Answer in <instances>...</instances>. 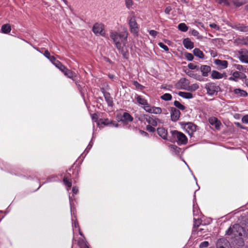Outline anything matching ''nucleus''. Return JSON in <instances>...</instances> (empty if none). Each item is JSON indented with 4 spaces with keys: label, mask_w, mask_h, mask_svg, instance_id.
I'll return each mask as SVG.
<instances>
[{
    "label": "nucleus",
    "mask_w": 248,
    "mask_h": 248,
    "mask_svg": "<svg viewBox=\"0 0 248 248\" xmlns=\"http://www.w3.org/2000/svg\"><path fill=\"white\" fill-rule=\"evenodd\" d=\"M92 146H93V143L92 142V141H90V142L89 143L87 147L85 149V152H86L87 153H88V152L89 151L90 149L92 148Z\"/></svg>",
    "instance_id": "13d9d810"
},
{
    "label": "nucleus",
    "mask_w": 248,
    "mask_h": 248,
    "mask_svg": "<svg viewBox=\"0 0 248 248\" xmlns=\"http://www.w3.org/2000/svg\"><path fill=\"white\" fill-rule=\"evenodd\" d=\"M93 31L96 35H100L103 36L105 35L104 26L101 23H96L93 27Z\"/></svg>",
    "instance_id": "423d86ee"
},
{
    "label": "nucleus",
    "mask_w": 248,
    "mask_h": 248,
    "mask_svg": "<svg viewBox=\"0 0 248 248\" xmlns=\"http://www.w3.org/2000/svg\"><path fill=\"white\" fill-rule=\"evenodd\" d=\"M248 2V0H232V2L236 7H240Z\"/></svg>",
    "instance_id": "7c9ffc66"
},
{
    "label": "nucleus",
    "mask_w": 248,
    "mask_h": 248,
    "mask_svg": "<svg viewBox=\"0 0 248 248\" xmlns=\"http://www.w3.org/2000/svg\"><path fill=\"white\" fill-rule=\"evenodd\" d=\"M193 52L196 57H197L200 59H203L204 58V53L198 48H194L193 50Z\"/></svg>",
    "instance_id": "cd10ccee"
},
{
    "label": "nucleus",
    "mask_w": 248,
    "mask_h": 248,
    "mask_svg": "<svg viewBox=\"0 0 248 248\" xmlns=\"http://www.w3.org/2000/svg\"><path fill=\"white\" fill-rule=\"evenodd\" d=\"M184 128L190 136H191L196 130V126L194 124L190 122L186 124Z\"/></svg>",
    "instance_id": "2eb2a0df"
},
{
    "label": "nucleus",
    "mask_w": 248,
    "mask_h": 248,
    "mask_svg": "<svg viewBox=\"0 0 248 248\" xmlns=\"http://www.w3.org/2000/svg\"><path fill=\"white\" fill-rule=\"evenodd\" d=\"M157 134L160 136L163 139H167V130L164 127H159L157 129Z\"/></svg>",
    "instance_id": "412c9836"
},
{
    "label": "nucleus",
    "mask_w": 248,
    "mask_h": 248,
    "mask_svg": "<svg viewBox=\"0 0 248 248\" xmlns=\"http://www.w3.org/2000/svg\"><path fill=\"white\" fill-rule=\"evenodd\" d=\"M188 67L190 69H191V70H194V69H197L198 70H199V66L195 65L194 64H193L192 63H189L188 64Z\"/></svg>",
    "instance_id": "49530a36"
},
{
    "label": "nucleus",
    "mask_w": 248,
    "mask_h": 248,
    "mask_svg": "<svg viewBox=\"0 0 248 248\" xmlns=\"http://www.w3.org/2000/svg\"><path fill=\"white\" fill-rule=\"evenodd\" d=\"M199 86L197 84H193L191 86H189V90L195 91L199 88Z\"/></svg>",
    "instance_id": "3c124183"
},
{
    "label": "nucleus",
    "mask_w": 248,
    "mask_h": 248,
    "mask_svg": "<svg viewBox=\"0 0 248 248\" xmlns=\"http://www.w3.org/2000/svg\"><path fill=\"white\" fill-rule=\"evenodd\" d=\"M154 127L155 126L147 125L146 127V129L150 132H154L155 131V129L154 128Z\"/></svg>",
    "instance_id": "de8ad7c7"
},
{
    "label": "nucleus",
    "mask_w": 248,
    "mask_h": 248,
    "mask_svg": "<svg viewBox=\"0 0 248 248\" xmlns=\"http://www.w3.org/2000/svg\"><path fill=\"white\" fill-rule=\"evenodd\" d=\"M92 119L94 122H97L98 115L96 113H93L92 115Z\"/></svg>",
    "instance_id": "4d7b16f0"
},
{
    "label": "nucleus",
    "mask_w": 248,
    "mask_h": 248,
    "mask_svg": "<svg viewBox=\"0 0 248 248\" xmlns=\"http://www.w3.org/2000/svg\"><path fill=\"white\" fill-rule=\"evenodd\" d=\"M55 66L60 70H61L64 74V75L67 76L68 78L75 80L74 78L76 77V73L67 69L59 61L56 62Z\"/></svg>",
    "instance_id": "20e7f679"
},
{
    "label": "nucleus",
    "mask_w": 248,
    "mask_h": 248,
    "mask_svg": "<svg viewBox=\"0 0 248 248\" xmlns=\"http://www.w3.org/2000/svg\"><path fill=\"white\" fill-rule=\"evenodd\" d=\"M210 27L212 28H214L216 30H219V27L215 23H212L210 24Z\"/></svg>",
    "instance_id": "6e6d98bb"
},
{
    "label": "nucleus",
    "mask_w": 248,
    "mask_h": 248,
    "mask_svg": "<svg viewBox=\"0 0 248 248\" xmlns=\"http://www.w3.org/2000/svg\"><path fill=\"white\" fill-rule=\"evenodd\" d=\"M140 133L143 136H144V137H148L149 136V134H148V133H147L146 132L144 131H143V130H140Z\"/></svg>",
    "instance_id": "680f3d73"
},
{
    "label": "nucleus",
    "mask_w": 248,
    "mask_h": 248,
    "mask_svg": "<svg viewBox=\"0 0 248 248\" xmlns=\"http://www.w3.org/2000/svg\"><path fill=\"white\" fill-rule=\"evenodd\" d=\"M143 109L149 113H153L155 114H160L162 113V109L160 107H157L155 106H151L150 105L149 106H145L143 107Z\"/></svg>",
    "instance_id": "6e6552de"
},
{
    "label": "nucleus",
    "mask_w": 248,
    "mask_h": 248,
    "mask_svg": "<svg viewBox=\"0 0 248 248\" xmlns=\"http://www.w3.org/2000/svg\"><path fill=\"white\" fill-rule=\"evenodd\" d=\"M158 46L162 49H163L166 51H168L169 49L167 46L165 45L164 43L162 42H160L158 44Z\"/></svg>",
    "instance_id": "a18cd8bd"
},
{
    "label": "nucleus",
    "mask_w": 248,
    "mask_h": 248,
    "mask_svg": "<svg viewBox=\"0 0 248 248\" xmlns=\"http://www.w3.org/2000/svg\"><path fill=\"white\" fill-rule=\"evenodd\" d=\"M202 223V220L199 218H194L193 227L195 228H198Z\"/></svg>",
    "instance_id": "58836bf2"
},
{
    "label": "nucleus",
    "mask_w": 248,
    "mask_h": 248,
    "mask_svg": "<svg viewBox=\"0 0 248 248\" xmlns=\"http://www.w3.org/2000/svg\"><path fill=\"white\" fill-rule=\"evenodd\" d=\"M243 236L248 238V228H244V232H243Z\"/></svg>",
    "instance_id": "5fc2aeb1"
},
{
    "label": "nucleus",
    "mask_w": 248,
    "mask_h": 248,
    "mask_svg": "<svg viewBox=\"0 0 248 248\" xmlns=\"http://www.w3.org/2000/svg\"><path fill=\"white\" fill-rule=\"evenodd\" d=\"M97 124L98 125H99L100 124H103L104 125H108L109 124H111L113 126H114L116 127L118 126V123H116L115 122H113L112 121L109 120L108 119H100L97 122Z\"/></svg>",
    "instance_id": "ddd939ff"
},
{
    "label": "nucleus",
    "mask_w": 248,
    "mask_h": 248,
    "mask_svg": "<svg viewBox=\"0 0 248 248\" xmlns=\"http://www.w3.org/2000/svg\"><path fill=\"white\" fill-rule=\"evenodd\" d=\"M224 76L227 77L225 73H220L219 72L213 70L211 73V77L213 79H220L223 78Z\"/></svg>",
    "instance_id": "393cba45"
},
{
    "label": "nucleus",
    "mask_w": 248,
    "mask_h": 248,
    "mask_svg": "<svg viewBox=\"0 0 248 248\" xmlns=\"http://www.w3.org/2000/svg\"><path fill=\"white\" fill-rule=\"evenodd\" d=\"M243 232H244V228L238 224H235L228 228L226 231V234L232 235L234 238H237L243 236Z\"/></svg>",
    "instance_id": "f03ea898"
},
{
    "label": "nucleus",
    "mask_w": 248,
    "mask_h": 248,
    "mask_svg": "<svg viewBox=\"0 0 248 248\" xmlns=\"http://www.w3.org/2000/svg\"><path fill=\"white\" fill-rule=\"evenodd\" d=\"M174 105L176 108L182 110H184L186 108L185 106L181 104L178 101H175L174 102Z\"/></svg>",
    "instance_id": "c9c22d12"
},
{
    "label": "nucleus",
    "mask_w": 248,
    "mask_h": 248,
    "mask_svg": "<svg viewBox=\"0 0 248 248\" xmlns=\"http://www.w3.org/2000/svg\"><path fill=\"white\" fill-rule=\"evenodd\" d=\"M202 76L204 77H206L208 76V73L211 72V67L207 65H202L199 68Z\"/></svg>",
    "instance_id": "6ab92c4d"
},
{
    "label": "nucleus",
    "mask_w": 248,
    "mask_h": 248,
    "mask_svg": "<svg viewBox=\"0 0 248 248\" xmlns=\"http://www.w3.org/2000/svg\"><path fill=\"white\" fill-rule=\"evenodd\" d=\"M235 67L237 70L240 71L243 70V66L242 65L237 64L235 65Z\"/></svg>",
    "instance_id": "69168bd1"
},
{
    "label": "nucleus",
    "mask_w": 248,
    "mask_h": 248,
    "mask_svg": "<svg viewBox=\"0 0 248 248\" xmlns=\"http://www.w3.org/2000/svg\"><path fill=\"white\" fill-rule=\"evenodd\" d=\"M178 95L186 99H191L193 97V94L189 92H179L178 93Z\"/></svg>",
    "instance_id": "c756f323"
},
{
    "label": "nucleus",
    "mask_w": 248,
    "mask_h": 248,
    "mask_svg": "<svg viewBox=\"0 0 248 248\" xmlns=\"http://www.w3.org/2000/svg\"><path fill=\"white\" fill-rule=\"evenodd\" d=\"M162 113L163 114H165V115L168 114V112L167 110L166 109H165V108H164V109H162Z\"/></svg>",
    "instance_id": "338daca9"
},
{
    "label": "nucleus",
    "mask_w": 248,
    "mask_h": 248,
    "mask_svg": "<svg viewBox=\"0 0 248 248\" xmlns=\"http://www.w3.org/2000/svg\"><path fill=\"white\" fill-rule=\"evenodd\" d=\"M183 43L184 47L186 49H191L194 46V43L188 38L184 39Z\"/></svg>",
    "instance_id": "5701e85b"
},
{
    "label": "nucleus",
    "mask_w": 248,
    "mask_h": 248,
    "mask_svg": "<svg viewBox=\"0 0 248 248\" xmlns=\"http://www.w3.org/2000/svg\"><path fill=\"white\" fill-rule=\"evenodd\" d=\"M178 29L182 31L186 32L187 31L188 28L185 23H181L178 25Z\"/></svg>",
    "instance_id": "72a5a7b5"
},
{
    "label": "nucleus",
    "mask_w": 248,
    "mask_h": 248,
    "mask_svg": "<svg viewBox=\"0 0 248 248\" xmlns=\"http://www.w3.org/2000/svg\"><path fill=\"white\" fill-rule=\"evenodd\" d=\"M103 93L105 99L107 102L108 106L112 107L113 106V99L110 96V93L106 91H104Z\"/></svg>",
    "instance_id": "aec40b11"
},
{
    "label": "nucleus",
    "mask_w": 248,
    "mask_h": 248,
    "mask_svg": "<svg viewBox=\"0 0 248 248\" xmlns=\"http://www.w3.org/2000/svg\"><path fill=\"white\" fill-rule=\"evenodd\" d=\"M44 55L46 58H47L54 65L58 61V60H56L54 56L50 55L49 52L47 50L45 51Z\"/></svg>",
    "instance_id": "b1692460"
},
{
    "label": "nucleus",
    "mask_w": 248,
    "mask_h": 248,
    "mask_svg": "<svg viewBox=\"0 0 248 248\" xmlns=\"http://www.w3.org/2000/svg\"><path fill=\"white\" fill-rule=\"evenodd\" d=\"M177 86L181 89L189 90V81L186 78H181L177 83Z\"/></svg>",
    "instance_id": "1a4fd4ad"
},
{
    "label": "nucleus",
    "mask_w": 248,
    "mask_h": 248,
    "mask_svg": "<svg viewBox=\"0 0 248 248\" xmlns=\"http://www.w3.org/2000/svg\"><path fill=\"white\" fill-rule=\"evenodd\" d=\"M11 31V27L9 24H5L1 26V31L3 33L8 34Z\"/></svg>",
    "instance_id": "bb28decb"
},
{
    "label": "nucleus",
    "mask_w": 248,
    "mask_h": 248,
    "mask_svg": "<svg viewBox=\"0 0 248 248\" xmlns=\"http://www.w3.org/2000/svg\"><path fill=\"white\" fill-rule=\"evenodd\" d=\"M73 227H75V228H77L79 227L78 223L77 221H74L72 223Z\"/></svg>",
    "instance_id": "0e129e2a"
},
{
    "label": "nucleus",
    "mask_w": 248,
    "mask_h": 248,
    "mask_svg": "<svg viewBox=\"0 0 248 248\" xmlns=\"http://www.w3.org/2000/svg\"><path fill=\"white\" fill-rule=\"evenodd\" d=\"M110 37L113 40L117 49H120L121 45L125 46L127 42L128 32L126 31L117 32L111 31Z\"/></svg>",
    "instance_id": "f257e3e1"
},
{
    "label": "nucleus",
    "mask_w": 248,
    "mask_h": 248,
    "mask_svg": "<svg viewBox=\"0 0 248 248\" xmlns=\"http://www.w3.org/2000/svg\"><path fill=\"white\" fill-rule=\"evenodd\" d=\"M143 118L148 123V125L155 127L157 125V121L159 120L158 119H154L150 116L147 114L143 115Z\"/></svg>",
    "instance_id": "dca6fc26"
},
{
    "label": "nucleus",
    "mask_w": 248,
    "mask_h": 248,
    "mask_svg": "<svg viewBox=\"0 0 248 248\" xmlns=\"http://www.w3.org/2000/svg\"><path fill=\"white\" fill-rule=\"evenodd\" d=\"M126 7L128 9H130L133 5L132 0H124Z\"/></svg>",
    "instance_id": "c03bdc74"
},
{
    "label": "nucleus",
    "mask_w": 248,
    "mask_h": 248,
    "mask_svg": "<svg viewBox=\"0 0 248 248\" xmlns=\"http://www.w3.org/2000/svg\"><path fill=\"white\" fill-rule=\"evenodd\" d=\"M63 182L64 185L68 188H70L72 186V181L71 180L68 179V176H65L64 177Z\"/></svg>",
    "instance_id": "473e14b6"
},
{
    "label": "nucleus",
    "mask_w": 248,
    "mask_h": 248,
    "mask_svg": "<svg viewBox=\"0 0 248 248\" xmlns=\"http://www.w3.org/2000/svg\"><path fill=\"white\" fill-rule=\"evenodd\" d=\"M129 25L131 32L134 34H137L139 31V28L136 17L134 16L130 17L129 20Z\"/></svg>",
    "instance_id": "0eeeda50"
},
{
    "label": "nucleus",
    "mask_w": 248,
    "mask_h": 248,
    "mask_svg": "<svg viewBox=\"0 0 248 248\" xmlns=\"http://www.w3.org/2000/svg\"><path fill=\"white\" fill-rule=\"evenodd\" d=\"M78 245L80 248H89L88 243L83 241L79 242Z\"/></svg>",
    "instance_id": "a19ab883"
},
{
    "label": "nucleus",
    "mask_w": 248,
    "mask_h": 248,
    "mask_svg": "<svg viewBox=\"0 0 248 248\" xmlns=\"http://www.w3.org/2000/svg\"><path fill=\"white\" fill-rule=\"evenodd\" d=\"M239 57H241L242 56H247L248 55V51L247 49H241L238 52Z\"/></svg>",
    "instance_id": "79ce46f5"
},
{
    "label": "nucleus",
    "mask_w": 248,
    "mask_h": 248,
    "mask_svg": "<svg viewBox=\"0 0 248 248\" xmlns=\"http://www.w3.org/2000/svg\"><path fill=\"white\" fill-rule=\"evenodd\" d=\"M108 77L110 79H113L114 78V77H115V76L114 75H112V74H108Z\"/></svg>",
    "instance_id": "774afa93"
},
{
    "label": "nucleus",
    "mask_w": 248,
    "mask_h": 248,
    "mask_svg": "<svg viewBox=\"0 0 248 248\" xmlns=\"http://www.w3.org/2000/svg\"><path fill=\"white\" fill-rule=\"evenodd\" d=\"M239 59L241 62L248 63V54L247 56H242L241 57H239Z\"/></svg>",
    "instance_id": "37998d69"
},
{
    "label": "nucleus",
    "mask_w": 248,
    "mask_h": 248,
    "mask_svg": "<svg viewBox=\"0 0 248 248\" xmlns=\"http://www.w3.org/2000/svg\"><path fill=\"white\" fill-rule=\"evenodd\" d=\"M170 133L173 138L177 140L178 145H185L187 142V138L182 132L177 130L171 131Z\"/></svg>",
    "instance_id": "7ed1b4c3"
},
{
    "label": "nucleus",
    "mask_w": 248,
    "mask_h": 248,
    "mask_svg": "<svg viewBox=\"0 0 248 248\" xmlns=\"http://www.w3.org/2000/svg\"><path fill=\"white\" fill-rule=\"evenodd\" d=\"M120 52L122 53L124 58H127L128 56V52L127 50H125L123 46L121 45V48L120 49H118Z\"/></svg>",
    "instance_id": "4c0bfd02"
},
{
    "label": "nucleus",
    "mask_w": 248,
    "mask_h": 248,
    "mask_svg": "<svg viewBox=\"0 0 248 248\" xmlns=\"http://www.w3.org/2000/svg\"><path fill=\"white\" fill-rule=\"evenodd\" d=\"M209 246V242L208 241H204L202 242L200 244V248H206Z\"/></svg>",
    "instance_id": "09e8293b"
},
{
    "label": "nucleus",
    "mask_w": 248,
    "mask_h": 248,
    "mask_svg": "<svg viewBox=\"0 0 248 248\" xmlns=\"http://www.w3.org/2000/svg\"><path fill=\"white\" fill-rule=\"evenodd\" d=\"M217 248H232L230 242L225 238L219 239L216 244Z\"/></svg>",
    "instance_id": "9b49d317"
},
{
    "label": "nucleus",
    "mask_w": 248,
    "mask_h": 248,
    "mask_svg": "<svg viewBox=\"0 0 248 248\" xmlns=\"http://www.w3.org/2000/svg\"><path fill=\"white\" fill-rule=\"evenodd\" d=\"M185 56L186 58L187 59V60H188V61H192L194 59L193 54L190 53H185Z\"/></svg>",
    "instance_id": "ea45409f"
},
{
    "label": "nucleus",
    "mask_w": 248,
    "mask_h": 248,
    "mask_svg": "<svg viewBox=\"0 0 248 248\" xmlns=\"http://www.w3.org/2000/svg\"><path fill=\"white\" fill-rule=\"evenodd\" d=\"M235 240L234 242L236 245L238 247V248L240 247H242L244 245V241L241 236L238 237L237 238H234Z\"/></svg>",
    "instance_id": "2f4dec72"
},
{
    "label": "nucleus",
    "mask_w": 248,
    "mask_h": 248,
    "mask_svg": "<svg viewBox=\"0 0 248 248\" xmlns=\"http://www.w3.org/2000/svg\"><path fill=\"white\" fill-rule=\"evenodd\" d=\"M241 73L238 71L234 72L232 76L229 78L228 79L231 81H238L240 78Z\"/></svg>",
    "instance_id": "c85d7f7f"
},
{
    "label": "nucleus",
    "mask_w": 248,
    "mask_h": 248,
    "mask_svg": "<svg viewBox=\"0 0 248 248\" xmlns=\"http://www.w3.org/2000/svg\"><path fill=\"white\" fill-rule=\"evenodd\" d=\"M187 74L190 77L199 80L201 78L200 75H198L196 73H194L193 72L189 71L187 73Z\"/></svg>",
    "instance_id": "e433bc0d"
},
{
    "label": "nucleus",
    "mask_w": 248,
    "mask_h": 248,
    "mask_svg": "<svg viewBox=\"0 0 248 248\" xmlns=\"http://www.w3.org/2000/svg\"><path fill=\"white\" fill-rule=\"evenodd\" d=\"M135 98L137 100V103L140 105L143 106V107H145V106H149L150 105L147 100L141 95L136 94Z\"/></svg>",
    "instance_id": "a211bd4d"
},
{
    "label": "nucleus",
    "mask_w": 248,
    "mask_h": 248,
    "mask_svg": "<svg viewBox=\"0 0 248 248\" xmlns=\"http://www.w3.org/2000/svg\"><path fill=\"white\" fill-rule=\"evenodd\" d=\"M232 28L241 32H248V25L246 26L243 24L237 23L232 26Z\"/></svg>",
    "instance_id": "f3484780"
},
{
    "label": "nucleus",
    "mask_w": 248,
    "mask_h": 248,
    "mask_svg": "<svg viewBox=\"0 0 248 248\" xmlns=\"http://www.w3.org/2000/svg\"><path fill=\"white\" fill-rule=\"evenodd\" d=\"M204 88L207 91V94L209 96L217 95L220 90V87L214 82L206 83Z\"/></svg>",
    "instance_id": "39448f33"
},
{
    "label": "nucleus",
    "mask_w": 248,
    "mask_h": 248,
    "mask_svg": "<svg viewBox=\"0 0 248 248\" xmlns=\"http://www.w3.org/2000/svg\"><path fill=\"white\" fill-rule=\"evenodd\" d=\"M149 33L151 36L155 38L158 33L155 30H150L149 31Z\"/></svg>",
    "instance_id": "8fccbe9b"
},
{
    "label": "nucleus",
    "mask_w": 248,
    "mask_h": 248,
    "mask_svg": "<svg viewBox=\"0 0 248 248\" xmlns=\"http://www.w3.org/2000/svg\"><path fill=\"white\" fill-rule=\"evenodd\" d=\"M191 34L192 35L194 36H197L199 34V33L197 30H192L191 31Z\"/></svg>",
    "instance_id": "052dcab7"
},
{
    "label": "nucleus",
    "mask_w": 248,
    "mask_h": 248,
    "mask_svg": "<svg viewBox=\"0 0 248 248\" xmlns=\"http://www.w3.org/2000/svg\"><path fill=\"white\" fill-rule=\"evenodd\" d=\"M122 120L124 122H130L133 120V118L128 112H125L123 114Z\"/></svg>",
    "instance_id": "a878e982"
},
{
    "label": "nucleus",
    "mask_w": 248,
    "mask_h": 248,
    "mask_svg": "<svg viewBox=\"0 0 248 248\" xmlns=\"http://www.w3.org/2000/svg\"><path fill=\"white\" fill-rule=\"evenodd\" d=\"M233 93L237 97H247L248 95L247 92L241 89H235L233 90Z\"/></svg>",
    "instance_id": "4be33fe9"
},
{
    "label": "nucleus",
    "mask_w": 248,
    "mask_h": 248,
    "mask_svg": "<svg viewBox=\"0 0 248 248\" xmlns=\"http://www.w3.org/2000/svg\"><path fill=\"white\" fill-rule=\"evenodd\" d=\"M180 111L179 110L174 107H171L170 110V114L171 120L173 122L177 121L180 118Z\"/></svg>",
    "instance_id": "9d476101"
},
{
    "label": "nucleus",
    "mask_w": 248,
    "mask_h": 248,
    "mask_svg": "<svg viewBox=\"0 0 248 248\" xmlns=\"http://www.w3.org/2000/svg\"><path fill=\"white\" fill-rule=\"evenodd\" d=\"M172 9L170 6H168L165 9V13L166 14H170V12L171 11Z\"/></svg>",
    "instance_id": "bf43d9fd"
},
{
    "label": "nucleus",
    "mask_w": 248,
    "mask_h": 248,
    "mask_svg": "<svg viewBox=\"0 0 248 248\" xmlns=\"http://www.w3.org/2000/svg\"><path fill=\"white\" fill-rule=\"evenodd\" d=\"M208 121L209 124L211 125L214 126L216 129L219 130L220 129L221 123L217 118L215 117H211L209 118Z\"/></svg>",
    "instance_id": "f8f14e48"
},
{
    "label": "nucleus",
    "mask_w": 248,
    "mask_h": 248,
    "mask_svg": "<svg viewBox=\"0 0 248 248\" xmlns=\"http://www.w3.org/2000/svg\"><path fill=\"white\" fill-rule=\"evenodd\" d=\"M78 188L76 186H74L73 187V188H72V192H73V194H76L78 193Z\"/></svg>",
    "instance_id": "e2e57ef3"
},
{
    "label": "nucleus",
    "mask_w": 248,
    "mask_h": 248,
    "mask_svg": "<svg viewBox=\"0 0 248 248\" xmlns=\"http://www.w3.org/2000/svg\"><path fill=\"white\" fill-rule=\"evenodd\" d=\"M242 122L243 123L248 124V114L245 115L242 117Z\"/></svg>",
    "instance_id": "864d4df0"
},
{
    "label": "nucleus",
    "mask_w": 248,
    "mask_h": 248,
    "mask_svg": "<svg viewBox=\"0 0 248 248\" xmlns=\"http://www.w3.org/2000/svg\"><path fill=\"white\" fill-rule=\"evenodd\" d=\"M133 85L138 89H141L143 87V86L140 84L138 81H134L133 82Z\"/></svg>",
    "instance_id": "603ef678"
},
{
    "label": "nucleus",
    "mask_w": 248,
    "mask_h": 248,
    "mask_svg": "<svg viewBox=\"0 0 248 248\" xmlns=\"http://www.w3.org/2000/svg\"><path fill=\"white\" fill-rule=\"evenodd\" d=\"M214 63L217 66L219 69H225L228 67V62L225 60H221L219 59H215Z\"/></svg>",
    "instance_id": "4468645a"
},
{
    "label": "nucleus",
    "mask_w": 248,
    "mask_h": 248,
    "mask_svg": "<svg viewBox=\"0 0 248 248\" xmlns=\"http://www.w3.org/2000/svg\"><path fill=\"white\" fill-rule=\"evenodd\" d=\"M172 98V95L168 93H166L160 96V98L164 101H170Z\"/></svg>",
    "instance_id": "f704fd0d"
}]
</instances>
